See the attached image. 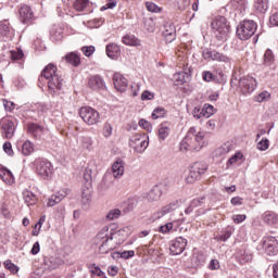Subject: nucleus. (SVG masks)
<instances>
[{"label":"nucleus","instance_id":"43","mask_svg":"<svg viewBox=\"0 0 278 278\" xmlns=\"http://www.w3.org/2000/svg\"><path fill=\"white\" fill-rule=\"evenodd\" d=\"M0 34L4 36V38H12V33L10 31V26L8 24L0 25Z\"/></svg>","mask_w":278,"mask_h":278},{"label":"nucleus","instance_id":"8","mask_svg":"<svg viewBox=\"0 0 278 278\" xmlns=\"http://www.w3.org/2000/svg\"><path fill=\"white\" fill-rule=\"evenodd\" d=\"M205 170H207V164L195 162L189 172V175L186 177L187 184H194L201 175H205Z\"/></svg>","mask_w":278,"mask_h":278},{"label":"nucleus","instance_id":"35","mask_svg":"<svg viewBox=\"0 0 278 278\" xmlns=\"http://www.w3.org/2000/svg\"><path fill=\"white\" fill-rule=\"evenodd\" d=\"M80 143H81V147H83L84 149H87V151H91V150H92L93 141H92V138H91V137L83 136V137L80 138Z\"/></svg>","mask_w":278,"mask_h":278},{"label":"nucleus","instance_id":"56","mask_svg":"<svg viewBox=\"0 0 278 278\" xmlns=\"http://www.w3.org/2000/svg\"><path fill=\"white\" fill-rule=\"evenodd\" d=\"M3 151L7 153V155H14V150H12V143L5 142L3 144Z\"/></svg>","mask_w":278,"mask_h":278},{"label":"nucleus","instance_id":"16","mask_svg":"<svg viewBox=\"0 0 278 278\" xmlns=\"http://www.w3.org/2000/svg\"><path fill=\"white\" fill-rule=\"evenodd\" d=\"M35 16H34V11L31 10V8L27 4H23L20 8V21L21 23H24L25 25H29V23H31V21H34Z\"/></svg>","mask_w":278,"mask_h":278},{"label":"nucleus","instance_id":"3","mask_svg":"<svg viewBox=\"0 0 278 278\" xmlns=\"http://www.w3.org/2000/svg\"><path fill=\"white\" fill-rule=\"evenodd\" d=\"M121 230L116 231L114 228H110L108 226L103 227L98 235L96 236V242L99 244V252L102 255L110 253V251H114L116 245L114 244V237L118 236Z\"/></svg>","mask_w":278,"mask_h":278},{"label":"nucleus","instance_id":"10","mask_svg":"<svg viewBox=\"0 0 278 278\" xmlns=\"http://www.w3.org/2000/svg\"><path fill=\"white\" fill-rule=\"evenodd\" d=\"M129 147L136 151V153H144L149 147V140L146 136L134 135L129 139Z\"/></svg>","mask_w":278,"mask_h":278},{"label":"nucleus","instance_id":"60","mask_svg":"<svg viewBox=\"0 0 278 278\" xmlns=\"http://www.w3.org/2000/svg\"><path fill=\"white\" fill-rule=\"evenodd\" d=\"M170 229H173V223H167V224L161 226L159 231H161V233H168V231H170Z\"/></svg>","mask_w":278,"mask_h":278},{"label":"nucleus","instance_id":"53","mask_svg":"<svg viewBox=\"0 0 278 278\" xmlns=\"http://www.w3.org/2000/svg\"><path fill=\"white\" fill-rule=\"evenodd\" d=\"M81 51L86 58H90L94 53V46L83 47Z\"/></svg>","mask_w":278,"mask_h":278},{"label":"nucleus","instance_id":"44","mask_svg":"<svg viewBox=\"0 0 278 278\" xmlns=\"http://www.w3.org/2000/svg\"><path fill=\"white\" fill-rule=\"evenodd\" d=\"M193 262L195 266H203L205 264V255L197 253L193 255Z\"/></svg>","mask_w":278,"mask_h":278},{"label":"nucleus","instance_id":"49","mask_svg":"<svg viewBox=\"0 0 278 278\" xmlns=\"http://www.w3.org/2000/svg\"><path fill=\"white\" fill-rule=\"evenodd\" d=\"M270 144V141L268 139H262L257 146L256 149H258V151H266V149H268Z\"/></svg>","mask_w":278,"mask_h":278},{"label":"nucleus","instance_id":"33","mask_svg":"<svg viewBox=\"0 0 278 278\" xmlns=\"http://www.w3.org/2000/svg\"><path fill=\"white\" fill-rule=\"evenodd\" d=\"M90 5V0H75L74 2V9H76L77 12H85L86 8Z\"/></svg>","mask_w":278,"mask_h":278},{"label":"nucleus","instance_id":"40","mask_svg":"<svg viewBox=\"0 0 278 278\" xmlns=\"http://www.w3.org/2000/svg\"><path fill=\"white\" fill-rule=\"evenodd\" d=\"M4 268H7V270H10V273H12L13 275H16V273H18L20 270L18 266L14 265V263H12V261L10 260L4 262Z\"/></svg>","mask_w":278,"mask_h":278},{"label":"nucleus","instance_id":"38","mask_svg":"<svg viewBox=\"0 0 278 278\" xmlns=\"http://www.w3.org/2000/svg\"><path fill=\"white\" fill-rule=\"evenodd\" d=\"M164 116H166V109L164 108H156L152 112L153 121H157V118H164Z\"/></svg>","mask_w":278,"mask_h":278},{"label":"nucleus","instance_id":"51","mask_svg":"<svg viewBox=\"0 0 278 278\" xmlns=\"http://www.w3.org/2000/svg\"><path fill=\"white\" fill-rule=\"evenodd\" d=\"M270 99V93L268 91H263L256 97L257 103H264V101Z\"/></svg>","mask_w":278,"mask_h":278},{"label":"nucleus","instance_id":"59","mask_svg":"<svg viewBox=\"0 0 278 278\" xmlns=\"http://www.w3.org/2000/svg\"><path fill=\"white\" fill-rule=\"evenodd\" d=\"M243 155L240 152H237L235 155H232L229 160H228V164H236V162H238V160H242Z\"/></svg>","mask_w":278,"mask_h":278},{"label":"nucleus","instance_id":"57","mask_svg":"<svg viewBox=\"0 0 278 278\" xmlns=\"http://www.w3.org/2000/svg\"><path fill=\"white\" fill-rule=\"evenodd\" d=\"M119 255L123 260H129V257H134L136 255V252H134L132 250H129V251H124L119 253Z\"/></svg>","mask_w":278,"mask_h":278},{"label":"nucleus","instance_id":"39","mask_svg":"<svg viewBox=\"0 0 278 278\" xmlns=\"http://www.w3.org/2000/svg\"><path fill=\"white\" fill-rule=\"evenodd\" d=\"M23 55H24L23 50H21V49L11 50L9 52V56L13 61L22 60Z\"/></svg>","mask_w":278,"mask_h":278},{"label":"nucleus","instance_id":"7","mask_svg":"<svg viewBox=\"0 0 278 278\" xmlns=\"http://www.w3.org/2000/svg\"><path fill=\"white\" fill-rule=\"evenodd\" d=\"M79 116L83 118L86 125H97L101 121V115L99 111L90 108V106H83L79 110Z\"/></svg>","mask_w":278,"mask_h":278},{"label":"nucleus","instance_id":"30","mask_svg":"<svg viewBox=\"0 0 278 278\" xmlns=\"http://www.w3.org/2000/svg\"><path fill=\"white\" fill-rule=\"evenodd\" d=\"M23 199H24V203H26V205L31 206V205H36V194H34V192L26 190L23 191Z\"/></svg>","mask_w":278,"mask_h":278},{"label":"nucleus","instance_id":"22","mask_svg":"<svg viewBox=\"0 0 278 278\" xmlns=\"http://www.w3.org/2000/svg\"><path fill=\"white\" fill-rule=\"evenodd\" d=\"M112 173L115 179H118L119 177H123L125 175V165L123 161H115L112 165Z\"/></svg>","mask_w":278,"mask_h":278},{"label":"nucleus","instance_id":"6","mask_svg":"<svg viewBox=\"0 0 278 278\" xmlns=\"http://www.w3.org/2000/svg\"><path fill=\"white\" fill-rule=\"evenodd\" d=\"M257 30V24L253 20H244L237 26V36L240 40H249Z\"/></svg>","mask_w":278,"mask_h":278},{"label":"nucleus","instance_id":"52","mask_svg":"<svg viewBox=\"0 0 278 278\" xmlns=\"http://www.w3.org/2000/svg\"><path fill=\"white\" fill-rule=\"evenodd\" d=\"M230 238H231V231L226 230L223 235H218L216 237V240H218L219 242H227V240Z\"/></svg>","mask_w":278,"mask_h":278},{"label":"nucleus","instance_id":"23","mask_svg":"<svg viewBox=\"0 0 278 278\" xmlns=\"http://www.w3.org/2000/svg\"><path fill=\"white\" fill-rule=\"evenodd\" d=\"M121 53V47L116 43H109L106 46V55L111 60H116Z\"/></svg>","mask_w":278,"mask_h":278},{"label":"nucleus","instance_id":"19","mask_svg":"<svg viewBox=\"0 0 278 278\" xmlns=\"http://www.w3.org/2000/svg\"><path fill=\"white\" fill-rule=\"evenodd\" d=\"M163 36L165 41L170 43L177 38V30L175 29V25L167 23L164 25Z\"/></svg>","mask_w":278,"mask_h":278},{"label":"nucleus","instance_id":"42","mask_svg":"<svg viewBox=\"0 0 278 278\" xmlns=\"http://www.w3.org/2000/svg\"><path fill=\"white\" fill-rule=\"evenodd\" d=\"M121 216V210L113 208L106 214V220H116Z\"/></svg>","mask_w":278,"mask_h":278},{"label":"nucleus","instance_id":"17","mask_svg":"<svg viewBox=\"0 0 278 278\" xmlns=\"http://www.w3.org/2000/svg\"><path fill=\"white\" fill-rule=\"evenodd\" d=\"M113 84H114V87L116 88V90H118L119 92H125V90H127V86L129 83H128L127 78H125V76H123V74L115 73L113 76Z\"/></svg>","mask_w":278,"mask_h":278},{"label":"nucleus","instance_id":"25","mask_svg":"<svg viewBox=\"0 0 278 278\" xmlns=\"http://www.w3.org/2000/svg\"><path fill=\"white\" fill-rule=\"evenodd\" d=\"M0 179H2V181H4V184H8L9 186H11V184H14V175L8 168H0Z\"/></svg>","mask_w":278,"mask_h":278},{"label":"nucleus","instance_id":"48","mask_svg":"<svg viewBox=\"0 0 278 278\" xmlns=\"http://www.w3.org/2000/svg\"><path fill=\"white\" fill-rule=\"evenodd\" d=\"M205 204V197H201V198H195L191 201V207H201L202 205Z\"/></svg>","mask_w":278,"mask_h":278},{"label":"nucleus","instance_id":"11","mask_svg":"<svg viewBox=\"0 0 278 278\" xmlns=\"http://www.w3.org/2000/svg\"><path fill=\"white\" fill-rule=\"evenodd\" d=\"M1 134L3 138L7 140H12L14 138V134L16 132V125L10 118H2L0 122Z\"/></svg>","mask_w":278,"mask_h":278},{"label":"nucleus","instance_id":"26","mask_svg":"<svg viewBox=\"0 0 278 278\" xmlns=\"http://www.w3.org/2000/svg\"><path fill=\"white\" fill-rule=\"evenodd\" d=\"M188 79H190V74H188V72H178L174 74V81L176 86H184Z\"/></svg>","mask_w":278,"mask_h":278},{"label":"nucleus","instance_id":"14","mask_svg":"<svg viewBox=\"0 0 278 278\" xmlns=\"http://www.w3.org/2000/svg\"><path fill=\"white\" fill-rule=\"evenodd\" d=\"M263 249L267 255H277L278 253V241L275 237H264L263 239Z\"/></svg>","mask_w":278,"mask_h":278},{"label":"nucleus","instance_id":"37","mask_svg":"<svg viewBox=\"0 0 278 278\" xmlns=\"http://www.w3.org/2000/svg\"><path fill=\"white\" fill-rule=\"evenodd\" d=\"M23 155H31L34 153V143L31 141H25L22 146Z\"/></svg>","mask_w":278,"mask_h":278},{"label":"nucleus","instance_id":"12","mask_svg":"<svg viewBox=\"0 0 278 278\" xmlns=\"http://www.w3.org/2000/svg\"><path fill=\"white\" fill-rule=\"evenodd\" d=\"M35 166L38 175L41 177H49V175L53 173V166L51 165V162L45 159L35 160Z\"/></svg>","mask_w":278,"mask_h":278},{"label":"nucleus","instance_id":"24","mask_svg":"<svg viewBox=\"0 0 278 278\" xmlns=\"http://www.w3.org/2000/svg\"><path fill=\"white\" fill-rule=\"evenodd\" d=\"M90 201H92V189L84 187L81 191V205L84 207H88V205H90Z\"/></svg>","mask_w":278,"mask_h":278},{"label":"nucleus","instance_id":"61","mask_svg":"<svg viewBox=\"0 0 278 278\" xmlns=\"http://www.w3.org/2000/svg\"><path fill=\"white\" fill-rule=\"evenodd\" d=\"M177 207V204L175 203H170L168 205H165L162 210H163V214H170V212H173V210H175Z\"/></svg>","mask_w":278,"mask_h":278},{"label":"nucleus","instance_id":"20","mask_svg":"<svg viewBox=\"0 0 278 278\" xmlns=\"http://www.w3.org/2000/svg\"><path fill=\"white\" fill-rule=\"evenodd\" d=\"M27 131L30 134V136H34V138H42V134L47 131V128L40 124L31 123L28 124Z\"/></svg>","mask_w":278,"mask_h":278},{"label":"nucleus","instance_id":"18","mask_svg":"<svg viewBox=\"0 0 278 278\" xmlns=\"http://www.w3.org/2000/svg\"><path fill=\"white\" fill-rule=\"evenodd\" d=\"M68 197V190H60L59 192L52 194L48 200V207H54V205H58V203H61L64 199Z\"/></svg>","mask_w":278,"mask_h":278},{"label":"nucleus","instance_id":"9","mask_svg":"<svg viewBox=\"0 0 278 278\" xmlns=\"http://www.w3.org/2000/svg\"><path fill=\"white\" fill-rule=\"evenodd\" d=\"M202 58L208 62H224L225 64L231 63V58L210 48H205L202 52Z\"/></svg>","mask_w":278,"mask_h":278},{"label":"nucleus","instance_id":"36","mask_svg":"<svg viewBox=\"0 0 278 278\" xmlns=\"http://www.w3.org/2000/svg\"><path fill=\"white\" fill-rule=\"evenodd\" d=\"M275 62V54H273V50L267 49L264 54V65L270 66Z\"/></svg>","mask_w":278,"mask_h":278},{"label":"nucleus","instance_id":"54","mask_svg":"<svg viewBox=\"0 0 278 278\" xmlns=\"http://www.w3.org/2000/svg\"><path fill=\"white\" fill-rule=\"evenodd\" d=\"M202 77L204 81H215L216 76L212 72H203Z\"/></svg>","mask_w":278,"mask_h":278},{"label":"nucleus","instance_id":"15","mask_svg":"<svg viewBox=\"0 0 278 278\" xmlns=\"http://www.w3.org/2000/svg\"><path fill=\"white\" fill-rule=\"evenodd\" d=\"M87 85L90 90H94L96 92L99 90H105V80L100 75L90 76Z\"/></svg>","mask_w":278,"mask_h":278},{"label":"nucleus","instance_id":"21","mask_svg":"<svg viewBox=\"0 0 278 278\" xmlns=\"http://www.w3.org/2000/svg\"><path fill=\"white\" fill-rule=\"evenodd\" d=\"M164 186L156 185L154 186L147 194V199L150 203H153L155 201H160L162 199V189Z\"/></svg>","mask_w":278,"mask_h":278},{"label":"nucleus","instance_id":"2","mask_svg":"<svg viewBox=\"0 0 278 278\" xmlns=\"http://www.w3.org/2000/svg\"><path fill=\"white\" fill-rule=\"evenodd\" d=\"M206 144L205 132L197 129V127H190L180 141L179 149L182 153H188V151H201Z\"/></svg>","mask_w":278,"mask_h":278},{"label":"nucleus","instance_id":"4","mask_svg":"<svg viewBox=\"0 0 278 278\" xmlns=\"http://www.w3.org/2000/svg\"><path fill=\"white\" fill-rule=\"evenodd\" d=\"M211 27L217 40H219L220 42H225V40H227V36H229V31L231 29V27L229 26V22L227 21V17L223 15L214 17V20L211 23Z\"/></svg>","mask_w":278,"mask_h":278},{"label":"nucleus","instance_id":"27","mask_svg":"<svg viewBox=\"0 0 278 278\" xmlns=\"http://www.w3.org/2000/svg\"><path fill=\"white\" fill-rule=\"evenodd\" d=\"M263 222L266 223V225H277L278 215L274 212H265L263 214Z\"/></svg>","mask_w":278,"mask_h":278},{"label":"nucleus","instance_id":"41","mask_svg":"<svg viewBox=\"0 0 278 278\" xmlns=\"http://www.w3.org/2000/svg\"><path fill=\"white\" fill-rule=\"evenodd\" d=\"M204 118H210L214 114V106L211 104H204L202 108Z\"/></svg>","mask_w":278,"mask_h":278},{"label":"nucleus","instance_id":"58","mask_svg":"<svg viewBox=\"0 0 278 278\" xmlns=\"http://www.w3.org/2000/svg\"><path fill=\"white\" fill-rule=\"evenodd\" d=\"M210 270H218L220 268V263L218 260H211L210 265H208Z\"/></svg>","mask_w":278,"mask_h":278},{"label":"nucleus","instance_id":"32","mask_svg":"<svg viewBox=\"0 0 278 278\" xmlns=\"http://www.w3.org/2000/svg\"><path fill=\"white\" fill-rule=\"evenodd\" d=\"M65 60L68 64H72V66H79L81 64V60L79 59V54L75 52L67 53L65 55Z\"/></svg>","mask_w":278,"mask_h":278},{"label":"nucleus","instance_id":"1","mask_svg":"<svg viewBox=\"0 0 278 278\" xmlns=\"http://www.w3.org/2000/svg\"><path fill=\"white\" fill-rule=\"evenodd\" d=\"M45 79L48 81V92L52 97H58L60 90H62V86H64V78H62V74L58 72V66L53 63L48 64L42 70L39 81H45Z\"/></svg>","mask_w":278,"mask_h":278},{"label":"nucleus","instance_id":"5","mask_svg":"<svg viewBox=\"0 0 278 278\" xmlns=\"http://www.w3.org/2000/svg\"><path fill=\"white\" fill-rule=\"evenodd\" d=\"M230 84L231 86H238L239 84V88L243 94H251L257 88V80L251 75L243 76L239 80L238 78H232Z\"/></svg>","mask_w":278,"mask_h":278},{"label":"nucleus","instance_id":"62","mask_svg":"<svg viewBox=\"0 0 278 278\" xmlns=\"http://www.w3.org/2000/svg\"><path fill=\"white\" fill-rule=\"evenodd\" d=\"M3 105L7 112H12V110H14L15 104L12 101L3 100Z\"/></svg>","mask_w":278,"mask_h":278},{"label":"nucleus","instance_id":"29","mask_svg":"<svg viewBox=\"0 0 278 278\" xmlns=\"http://www.w3.org/2000/svg\"><path fill=\"white\" fill-rule=\"evenodd\" d=\"M231 149H233V146L231 144V142H226L222 147L215 150V156L222 157V155H227V153H229Z\"/></svg>","mask_w":278,"mask_h":278},{"label":"nucleus","instance_id":"63","mask_svg":"<svg viewBox=\"0 0 278 278\" xmlns=\"http://www.w3.org/2000/svg\"><path fill=\"white\" fill-rule=\"evenodd\" d=\"M192 114H193V118L199 121V118H203V109L201 110L199 108H194Z\"/></svg>","mask_w":278,"mask_h":278},{"label":"nucleus","instance_id":"47","mask_svg":"<svg viewBox=\"0 0 278 278\" xmlns=\"http://www.w3.org/2000/svg\"><path fill=\"white\" fill-rule=\"evenodd\" d=\"M146 8H147L148 12H154L155 14L162 12V9L153 2H147Z\"/></svg>","mask_w":278,"mask_h":278},{"label":"nucleus","instance_id":"28","mask_svg":"<svg viewBox=\"0 0 278 278\" xmlns=\"http://www.w3.org/2000/svg\"><path fill=\"white\" fill-rule=\"evenodd\" d=\"M51 40H54L55 42L62 40L64 38V30L60 26H54L50 31Z\"/></svg>","mask_w":278,"mask_h":278},{"label":"nucleus","instance_id":"13","mask_svg":"<svg viewBox=\"0 0 278 278\" xmlns=\"http://www.w3.org/2000/svg\"><path fill=\"white\" fill-rule=\"evenodd\" d=\"M186 247H188V239L184 237H178L172 241L169 251L172 255H181V253L186 251Z\"/></svg>","mask_w":278,"mask_h":278},{"label":"nucleus","instance_id":"31","mask_svg":"<svg viewBox=\"0 0 278 278\" xmlns=\"http://www.w3.org/2000/svg\"><path fill=\"white\" fill-rule=\"evenodd\" d=\"M122 42L128 47H140V40L134 35L124 36Z\"/></svg>","mask_w":278,"mask_h":278},{"label":"nucleus","instance_id":"34","mask_svg":"<svg viewBox=\"0 0 278 278\" xmlns=\"http://www.w3.org/2000/svg\"><path fill=\"white\" fill-rule=\"evenodd\" d=\"M254 8L257 12H266V10H268V0H256Z\"/></svg>","mask_w":278,"mask_h":278},{"label":"nucleus","instance_id":"64","mask_svg":"<svg viewBox=\"0 0 278 278\" xmlns=\"http://www.w3.org/2000/svg\"><path fill=\"white\" fill-rule=\"evenodd\" d=\"M112 124H110V123H106L105 125H104V136H105V138H110V136H112Z\"/></svg>","mask_w":278,"mask_h":278},{"label":"nucleus","instance_id":"45","mask_svg":"<svg viewBox=\"0 0 278 278\" xmlns=\"http://www.w3.org/2000/svg\"><path fill=\"white\" fill-rule=\"evenodd\" d=\"M169 134H170V129L168 127H166V126H162L159 129V138H160V140L167 139Z\"/></svg>","mask_w":278,"mask_h":278},{"label":"nucleus","instance_id":"55","mask_svg":"<svg viewBox=\"0 0 278 278\" xmlns=\"http://www.w3.org/2000/svg\"><path fill=\"white\" fill-rule=\"evenodd\" d=\"M232 220L233 223H236V225H240V223H244V220H247V215H242V214L233 215Z\"/></svg>","mask_w":278,"mask_h":278},{"label":"nucleus","instance_id":"50","mask_svg":"<svg viewBox=\"0 0 278 278\" xmlns=\"http://www.w3.org/2000/svg\"><path fill=\"white\" fill-rule=\"evenodd\" d=\"M153 99H155V93L149 90L143 91L141 94V101H153Z\"/></svg>","mask_w":278,"mask_h":278},{"label":"nucleus","instance_id":"46","mask_svg":"<svg viewBox=\"0 0 278 278\" xmlns=\"http://www.w3.org/2000/svg\"><path fill=\"white\" fill-rule=\"evenodd\" d=\"M137 205H138V200L130 199V200H128V202L124 208V212H132V210H136Z\"/></svg>","mask_w":278,"mask_h":278}]
</instances>
